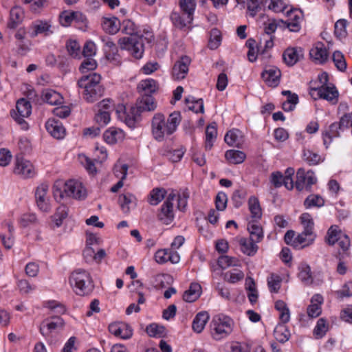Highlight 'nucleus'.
I'll use <instances>...</instances> for the list:
<instances>
[{
  "mask_svg": "<svg viewBox=\"0 0 352 352\" xmlns=\"http://www.w3.org/2000/svg\"><path fill=\"white\" fill-rule=\"evenodd\" d=\"M51 28L50 21L36 20L32 22L30 26V36L31 38H34L39 34L49 36L53 33Z\"/></svg>",
  "mask_w": 352,
  "mask_h": 352,
  "instance_id": "17",
  "label": "nucleus"
},
{
  "mask_svg": "<svg viewBox=\"0 0 352 352\" xmlns=\"http://www.w3.org/2000/svg\"><path fill=\"white\" fill-rule=\"evenodd\" d=\"M14 173L23 178H30L34 175V169L32 164L23 158L21 155L16 157Z\"/></svg>",
  "mask_w": 352,
  "mask_h": 352,
  "instance_id": "13",
  "label": "nucleus"
},
{
  "mask_svg": "<svg viewBox=\"0 0 352 352\" xmlns=\"http://www.w3.org/2000/svg\"><path fill=\"white\" fill-rule=\"evenodd\" d=\"M201 294V285L197 283H192L189 289L184 293L183 299L186 302H192L199 298Z\"/></svg>",
  "mask_w": 352,
  "mask_h": 352,
  "instance_id": "27",
  "label": "nucleus"
},
{
  "mask_svg": "<svg viewBox=\"0 0 352 352\" xmlns=\"http://www.w3.org/2000/svg\"><path fill=\"white\" fill-rule=\"evenodd\" d=\"M350 256V253H341L339 252L336 255V258L338 260L336 272L340 275H344L347 272V266L344 260Z\"/></svg>",
  "mask_w": 352,
  "mask_h": 352,
  "instance_id": "54",
  "label": "nucleus"
},
{
  "mask_svg": "<svg viewBox=\"0 0 352 352\" xmlns=\"http://www.w3.org/2000/svg\"><path fill=\"white\" fill-rule=\"evenodd\" d=\"M170 18L173 25L181 30L186 28L192 23V21H188V15H186V16H181L177 12H172Z\"/></svg>",
  "mask_w": 352,
  "mask_h": 352,
  "instance_id": "39",
  "label": "nucleus"
},
{
  "mask_svg": "<svg viewBox=\"0 0 352 352\" xmlns=\"http://www.w3.org/2000/svg\"><path fill=\"white\" fill-rule=\"evenodd\" d=\"M265 3L269 10L274 12H283L287 8V5L283 0H265Z\"/></svg>",
  "mask_w": 352,
  "mask_h": 352,
  "instance_id": "56",
  "label": "nucleus"
},
{
  "mask_svg": "<svg viewBox=\"0 0 352 352\" xmlns=\"http://www.w3.org/2000/svg\"><path fill=\"white\" fill-rule=\"evenodd\" d=\"M103 138L107 143L113 144L118 140L122 138V131L115 128H110L104 133Z\"/></svg>",
  "mask_w": 352,
  "mask_h": 352,
  "instance_id": "41",
  "label": "nucleus"
},
{
  "mask_svg": "<svg viewBox=\"0 0 352 352\" xmlns=\"http://www.w3.org/2000/svg\"><path fill=\"white\" fill-rule=\"evenodd\" d=\"M185 101L186 103L189 104L191 103V105L188 106V109L193 112L198 113H204V101L202 98L199 99H195L192 96H190L188 98H186L185 99Z\"/></svg>",
  "mask_w": 352,
  "mask_h": 352,
  "instance_id": "44",
  "label": "nucleus"
},
{
  "mask_svg": "<svg viewBox=\"0 0 352 352\" xmlns=\"http://www.w3.org/2000/svg\"><path fill=\"white\" fill-rule=\"evenodd\" d=\"M275 308L279 311V318L280 321L285 324L289 322L290 313L286 303L283 300H277L275 302Z\"/></svg>",
  "mask_w": 352,
  "mask_h": 352,
  "instance_id": "38",
  "label": "nucleus"
},
{
  "mask_svg": "<svg viewBox=\"0 0 352 352\" xmlns=\"http://www.w3.org/2000/svg\"><path fill=\"white\" fill-rule=\"evenodd\" d=\"M191 60L188 56H183L177 60L172 69V77L174 80H182L185 78L188 72V67Z\"/></svg>",
  "mask_w": 352,
  "mask_h": 352,
  "instance_id": "14",
  "label": "nucleus"
},
{
  "mask_svg": "<svg viewBox=\"0 0 352 352\" xmlns=\"http://www.w3.org/2000/svg\"><path fill=\"white\" fill-rule=\"evenodd\" d=\"M151 127L153 136L158 142L164 141L166 138L174 133L168 125L164 115L160 113L154 115Z\"/></svg>",
  "mask_w": 352,
  "mask_h": 352,
  "instance_id": "6",
  "label": "nucleus"
},
{
  "mask_svg": "<svg viewBox=\"0 0 352 352\" xmlns=\"http://www.w3.org/2000/svg\"><path fill=\"white\" fill-rule=\"evenodd\" d=\"M317 182V178L314 171H305L304 168H300L296 172L295 187L298 191L306 190L310 192L312 186Z\"/></svg>",
  "mask_w": 352,
  "mask_h": 352,
  "instance_id": "8",
  "label": "nucleus"
},
{
  "mask_svg": "<svg viewBox=\"0 0 352 352\" xmlns=\"http://www.w3.org/2000/svg\"><path fill=\"white\" fill-rule=\"evenodd\" d=\"M122 32L129 36L119 39L120 48L129 51L134 58H141L144 51V38L137 34V28L134 22L129 19L124 20Z\"/></svg>",
  "mask_w": 352,
  "mask_h": 352,
  "instance_id": "1",
  "label": "nucleus"
},
{
  "mask_svg": "<svg viewBox=\"0 0 352 352\" xmlns=\"http://www.w3.org/2000/svg\"><path fill=\"white\" fill-rule=\"evenodd\" d=\"M309 94L315 100L322 98L331 102L332 104L337 103L339 95L336 87H329L328 85H321L320 87L311 88Z\"/></svg>",
  "mask_w": 352,
  "mask_h": 352,
  "instance_id": "9",
  "label": "nucleus"
},
{
  "mask_svg": "<svg viewBox=\"0 0 352 352\" xmlns=\"http://www.w3.org/2000/svg\"><path fill=\"white\" fill-rule=\"evenodd\" d=\"M109 332L122 339H129L133 336V329L125 322H113L109 325Z\"/></svg>",
  "mask_w": 352,
  "mask_h": 352,
  "instance_id": "16",
  "label": "nucleus"
},
{
  "mask_svg": "<svg viewBox=\"0 0 352 352\" xmlns=\"http://www.w3.org/2000/svg\"><path fill=\"white\" fill-rule=\"evenodd\" d=\"M341 231L339 230L338 226H331L327 233L326 236V242L329 245H333L338 239H339V236L342 235Z\"/></svg>",
  "mask_w": 352,
  "mask_h": 352,
  "instance_id": "51",
  "label": "nucleus"
},
{
  "mask_svg": "<svg viewBox=\"0 0 352 352\" xmlns=\"http://www.w3.org/2000/svg\"><path fill=\"white\" fill-rule=\"evenodd\" d=\"M38 223L36 216L34 213H25L21 215L19 223L21 227L26 228L29 226L35 225Z\"/></svg>",
  "mask_w": 352,
  "mask_h": 352,
  "instance_id": "59",
  "label": "nucleus"
},
{
  "mask_svg": "<svg viewBox=\"0 0 352 352\" xmlns=\"http://www.w3.org/2000/svg\"><path fill=\"white\" fill-rule=\"evenodd\" d=\"M248 230L250 233V239H252L254 241L259 243L263 239V232L262 228L254 223H249L248 225Z\"/></svg>",
  "mask_w": 352,
  "mask_h": 352,
  "instance_id": "37",
  "label": "nucleus"
},
{
  "mask_svg": "<svg viewBox=\"0 0 352 352\" xmlns=\"http://www.w3.org/2000/svg\"><path fill=\"white\" fill-rule=\"evenodd\" d=\"M298 278L305 284L308 285L312 283L313 279L311 277V268L309 265L302 267L298 274Z\"/></svg>",
  "mask_w": 352,
  "mask_h": 352,
  "instance_id": "64",
  "label": "nucleus"
},
{
  "mask_svg": "<svg viewBox=\"0 0 352 352\" xmlns=\"http://www.w3.org/2000/svg\"><path fill=\"white\" fill-rule=\"evenodd\" d=\"M138 89L141 94L151 95L157 89V82L151 78L141 80L138 85Z\"/></svg>",
  "mask_w": 352,
  "mask_h": 352,
  "instance_id": "32",
  "label": "nucleus"
},
{
  "mask_svg": "<svg viewBox=\"0 0 352 352\" xmlns=\"http://www.w3.org/2000/svg\"><path fill=\"white\" fill-rule=\"evenodd\" d=\"M316 234H308L302 231L294 241V248L296 250L302 249L312 244L315 240Z\"/></svg>",
  "mask_w": 352,
  "mask_h": 352,
  "instance_id": "24",
  "label": "nucleus"
},
{
  "mask_svg": "<svg viewBox=\"0 0 352 352\" xmlns=\"http://www.w3.org/2000/svg\"><path fill=\"white\" fill-rule=\"evenodd\" d=\"M311 58L316 63L324 64L328 59L329 53L322 43H318L310 50Z\"/></svg>",
  "mask_w": 352,
  "mask_h": 352,
  "instance_id": "20",
  "label": "nucleus"
},
{
  "mask_svg": "<svg viewBox=\"0 0 352 352\" xmlns=\"http://www.w3.org/2000/svg\"><path fill=\"white\" fill-rule=\"evenodd\" d=\"M274 335L277 341L285 343L289 340L291 334L287 327L283 324H278L274 331Z\"/></svg>",
  "mask_w": 352,
  "mask_h": 352,
  "instance_id": "36",
  "label": "nucleus"
},
{
  "mask_svg": "<svg viewBox=\"0 0 352 352\" xmlns=\"http://www.w3.org/2000/svg\"><path fill=\"white\" fill-rule=\"evenodd\" d=\"M210 316L207 311H200L197 314L192 320V330L197 333L202 332Z\"/></svg>",
  "mask_w": 352,
  "mask_h": 352,
  "instance_id": "25",
  "label": "nucleus"
},
{
  "mask_svg": "<svg viewBox=\"0 0 352 352\" xmlns=\"http://www.w3.org/2000/svg\"><path fill=\"white\" fill-rule=\"evenodd\" d=\"M100 80L101 76L97 73L84 75L78 80V87L82 89V97L87 102H94L103 96L104 88Z\"/></svg>",
  "mask_w": 352,
  "mask_h": 352,
  "instance_id": "2",
  "label": "nucleus"
},
{
  "mask_svg": "<svg viewBox=\"0 0 352 352\" xmlns=\"http://www.w3.org/2000/svg\"><path fill=\"white\" fill-rule=\"evenodd\" d=\"M69 283L77 295L89 294L94 288L90 274L85 270H74L69 276Z\"/></svg>",
  "mask_w": 352,
  "mask_h": 352,
  "instance_id": "4",
  "label": "nucleus"
},
{
  "mask_svg": "<svg viewBox=\"0 0 352 352\" xmlns=\"http://www.w3.org/2000/svg\"><path fill=\"white\" fill-rule=\"evenodd\" d=\"M256 243L250 238L241 237L239 240L241 252L249 256H253L256 254L258 250Z\"/></svg>",
  "mask_w": 352,
  "mask_h": 352,
  "instance_id": "23",
  "label": "nucleus"
},
{
  "mask_svg": "<svg viewBox=\"0 0 352 352\" xmlns=\"http://www.w3.org/2000/svg\"><path fill=\"white\" fill-rule=\"evenodd\" d=\"M157 107L153 97L150 94H142L136 102L135 106L132 107L130 112L124 115V122L130 128H134L135 123L140 120L141 113L144 111H154Z\"/></svg>",
  "mask_w": 352,
  "mask_h": 352,
  "instance_id": "3",
  "label": "nucleus"
},
{
  "mask_svg": "<svg viewBox=\"0 0 352 352\" xmlns=\"http://www.w3.org/2000/svg\"><path fill=\"white\" fill-rule=\"evenodd\" d=\"M64 192L66 197H72L76 199H84L87 197V190L82 184L76 180H69L64 185Z\"/></svg>",
  "mask_w": 352,
  "mask_h": 352,
  "instance_id": "12",
  "label": "nucleus"
},
{
  "mask_svg": "<svg viewBox=\"0 0 352 352\" xmlns=\"http://www.w3.org/2000/svg\"><path fill=\"white\" fill-rule=\"evenodd\" d=\"M244 278V274L241 270H234L224 274V280L230 283H236Z\"/></svg>",
  "mask_w": 352,
  "mask_h": 352,
  "instance_id": "53",
  "label": "nucleus"
},
{
  "mask_svg": "<svg viewBox=\"0 0 352 352\" xmlns=\"http://www.w3.org/2000/svg\"><path fill=\"white\" fill-rule=\"evenodd\" d=\"M102 25L106 32L114 34L119 31L120 22L117 17L104 18Z\"/></svg>",
  "mask_w": 352,
  "mask_h": 352,
  "instance_id": "29",
  "label": "nucleus"
},
{
  "mask_svg": "<svg viewBox=\"0 0 352 352\" xmlns=\"http://www.w3.org/2000/svg\"><path fill=\"white\" fill-rule=\"evenodd\" d=\"M68 208L65 205H61L56 208L55 214L52 217L56 227H60L63 221L68 216Z\"/></svg>",
  "mask_w": 352,
  "mask_h": 352,
  "instance_id": "42",
  "label": "nucleus"
},
{
  "mask_svg": "<svg viewBox=\"0 0 352 352\" xmlns=\"http://www.w3.org/2000/svg\"><path fill=\"white\" fill-rule=\"evenodd\" d=\"M65 325L63 319L59 316H52L45 319L39 327V332L46 339L55 331L62 330Z\"/></svg>",
  "mask_w": 352,
  "mask_h": 352,
  "instance_id": "11",
  "label": "nucleus"
},
{
  "mask_svg": "<svg viewBox=\"0 0 352 352\" xmlns=\"http://www.w3.org/2000/svg\"><path fill=\"white\" fill-rule=\"evenodd\" d=\"M179 6L184 15H188V21H192L196 7L195 0H180Z\"/></svg>",
  "mask_w": 352,
  "mask_h": 352,
  "instance_id": "34",
  "label": "nucleus"
},
{
  "mask_svg": "<svg viewBox=\"0 0 352 352\" xmlns=\"http://www.w3.org/2000/svg\"><path fill=\"white\" fill-rule=\"evenodd\" d=\"M168 125L175 132L181 122V114L179 111H174L171 113L167 120Z\"/></svg>",
  "mask_w": 352,
  "mask_h": 352,
  "instance_id": "62",
  "label": "nucleus"
},
{
  "mask_svg": "<svg viewBox=\"0 0 352 352\" xmlns=\"http://www.w3.org/2000/svg\"><path fill=\"white\" fill-rule=\"evenodd\" d=\"M23 16L22 10L19 7H14L10 12V21L8 24L10 28H15L21 21Z\"/></svg>",
  "mask_w": 352,
  "mask_h": 352,
  "instance_id": "49",
  "label": "nucleus"
},
{
  "mask_svg": "<svg viewBox=\"0 0 352 352\" xmlns=\"http://www.w3.org/2000/svg\"><path fill=\"white\" fill-rule=\"evenodd\" d=\"M225 157L229 163L239 164L244 162L246 158V155L241 151L232 149L226 152Z\"/></svg>",
  "mask_w": 352,
  "mask_h": 352,
  "instance_id": "31",
  "label": "nucleus"
},
{
  "mask_svg": "<svg viewBox=\"0 0 352 352\" xmlns=\"http://www.w3.org/2000/svg\"><path fill=\"white\" fill-rule=\"evenodd\" d=\"M146 332L150 337L161 338L165 335V328L162 325L152 323L146 327Z\"/></svg>",
  "mask_w": 352,
  "mask_h": 352,
  "instance_id": "48",
  "label": "nucleus"
},
{
  "mask_svg": "<svg viewBox=\"0 0 352 352\" xmlns=\"http://www.w3.org/2000/svg\"><path fill=\"white\" fill-rule=\"evenodd\" d=\"M66 48L69 54L73 58L80 57V46L76 41H69L66 44Z\"/></svg>",
  "mask_w": 352,
  "mask_h": 352,
  "instance_id": "63",
  "label": "nucleus"
},
{
  "mask_svg": "<svg viewBox=\"0 0 352 352\" xmlns=\"http://www.w3.org/2000/svg\"><path fill=\"white\" fill-rule=\"evenodd\" d=\"M348 21L346 19L338 20L334 25V34L339 39L345 38L347 35L346 26Z\"/></svg>",
  "mask_w": 352,
  "mask_h": 352,
  "instance_id": "47",
  "label": "nucleus"
},
{
  "mask_svg": "<svg viewBox=\"0 0 352 352\" xmlns=\"http://www.w3.org/2000/svg\"><path fill=\"white\" fill-rule=\"evenodd\" d=\"M303 204L307 209L313 207L321 208L324 205V199L320 195L311 194L305 199Z\"/></svg>",
  "mask_w": 352,
  "mask_h": 352,
  "instance_id": "35",
  "label": "nucleus"
},
{
  "mask_svg": "<svg viewBox=\"0 0 352 352\" xmlns=\"http://www.w3.org/2000/svg\"><path fill=\"white\" fill-rule=\"evenodd\" d=\"M97 62L92 57L85 58L82 62L79 70L82 74H85L89 71H93L97 67Z\"/></svg>",
  "mask_w": 352,
  "mask_h": 352,
  "instance_id": "58",
  "label": "nucleus"
},
{
  "mask_svg": "<svg viewBox=\"0 0 352 352\" xmlns=\"http://www.w3.org/2000/svg\"><path fill=\"white\" fill-rule=\"evenodd\" d=\"M76 16H81L80 14H78V12H63L60 15V23L63 26L67 27L69 25L72 21H74Z\"/></svg>",
  "mask_w": 352,
  "mask_h": 352,
  "instance_id": "61",
  "label": "nucleus"
},
{
  "mask_svg": "<svg viewBox=\"0 0 352 352\" xmlns=\"http://www.w3.org/2000/svg\"><path fill=\"white\" fill-rule=\"evenodd\" d=\"M43 100L51 105H57L62 103L61 95L52 89H47L43 94Z\"/></svg>",
  "mask_w": 352,
  "mask_h": 352,
  "instance_id": "33",
  "label": "nucleus"
},
{
  "mask_svg": "<svg viewBox=\"0 0 352 352\" xmlns=\"http://www.w3.org/2000/svg\"><path fill=\"white\" fill-rule=\"evenodd\" d=\"M48 186L41 184L37 187L35 192V199L38 208L44 212H49L51 210L50 199L47 196Z\"/></svg>",
  "mask_w": 352,
  "mask_h": 352,
  "instance_id": "15",
  "label": "nucleus"
},
{
  "mask_svg": "<svg viewBox=\"0 0 352 352\" xmlns=\"http://www.w3.org/2000/svg\"><path fill=\"white\" fill-rule=\"evenodd\" d=\"M248 205L252 217L255 219H260L262 216V212L258 199L254 196L250 197L248 200Z\"/></svg>",
  "mask_w": 352,
  "mask_h": 352,
  "instance_id": "46",
  "label": "nucleus"
},
{
  "mask_svg": "<svg viewBox=\"0 0 352 352\" xmlns=\"http://www.w3.org/2000/svg\"><path fill=\"white\" fill-rule=\"evenodd\" d=\"M224 140L230 146H239L242 142V133L236 129L230 130L226 133Z\"/></svg>",
  "mask_w": 352,
  "mask_h": 352,
  "instance_id": "28",
  "label": "nucleus"
},
{
  "mask_svg": "<svg viewBox=\"0 0 352 352\" xmlns=\"http://www.w3.org/2000/svg\"><path fill=\"white\" fill-rule=\"evenodd\" d=\"M133 196L131 193L120 195L118 198V203L124 213H128L130 210L129 205L132 202Z\"/></svg>",
  "mask_w": 352,
  "mask_h": 352,
  "instance_id": "60",
  "label": "nucleus"
},
{
  "mask_svg": "<svg viewBox=\"0 0 352 352\" xmlns=\"http://www.w3.org/2000/svg\"><path fill=\"white\" fill-rule=\"evenodd\" d=\"M175 198V193H170L157 214L158 219L166 225L170 224L174 220L173 202Z\"/></svg>",
  "mask_w": 352,
  "mask_h": 352,
  "instance_id": "10",
  "label": "nucleus"
},
{
  "mask_svg": "<svg viewBox=\"0 0 352 352\" xmlns=\"http://www.w3.org/2000/svg\"><path fill=\"white\" fill-rule=\"evenodd\" d=\"M287 14L289 19L285 21V24H283V29L287 28L293 32H299L301 28L300 22L302 20V13L297 12L296 10H291Z\"/></svg>",
  "mask_w": 352,
  "mask_h": 352,
  "instance_id": "18",
  "label": "nucleus"
},
{
  "mask_svg": "<svg viewBox=\"0 0 352 352\" xmlns=\"http://www.w3.org/2000/svg\"><path fill=\"white\" fill-rule=\"evenodd\" d=\"M166 191L164 188H156L150 192L149 204L153 206L157 205L166 196Z\"/></svg>",
  "mask_w": 352,
  "mask_h": 352,
  "instance_id": "50",
  "label": "nucleus"
},
{
  "mask_svg": "<svg viewBox=\"0 0 352 352\" xmlns=\"http://www.w3.org/2000/svg\"><path fill=\"white\" fill-rule=\"evenodd\" d=\"M281 76L280 70L275 66H267L261 74L263 80L270 87H276Z\"/></svg>",
  "mask_w": 352,
  "mask_h": 352,
  "instance_id": "19",
  "label": "nucleus"
},
{
  "mask_svg": "<svg viewBox=\"0 0 352 352\" xmlns=\"http://www.w3.org/2000/svg\"><path fill=\"white\" fill-rule=\"evenodd\" d=\"M303 58V50L301 47H289L283 54V58L288 66L294 65Z\"/></svg>",
  "mask_w": 352,
  "mask_h": 352,
  "instance_id": "21",
  "label": "nucleus"
},
{
  "mask_svg": "<svg viewBox=\"0 0 352 352\" xmlns=\"http://www.w3.org/2000/svg\"><path fill=\"white\" fill-rule=\"evenodd\" d=\"M217 135V123L214 122L208 124L206 129L205 147L207 150H210L212 147L213 142L216 140Z\"/></svg>",
  "mask_w": 352,
  "mask_h": 352,
  "instance_id": "30",
  "label": "nucleus"
},
{
  "mask_svg": "<svg viewBox=\"0 0 352 352\" xmlns=\"http://www.w3.org/2000/svg\"><path fill=\"white\" fill-rule=\"evenodd\" d=\"M333 61L340 72H344L346 69V63L343 54L340 51H336L333 52L332 56Z\"/></svg>",
  "mask_w": 352,
  "mask_h": 352,
  "instance_id": "55",
  "label": "nucleus"
},
{
  "mask_svg": "<svg viewBox=\"0 0 352 352\" xmlns=\"http://www.w3.org/2000/svg\"><path fill=\"white\" fill-rule=\"evenodd\" d=\"M47 131L56 139L64 138L65 129L60 120L56 119H49L45 124Z\"/></svg>",
  "mask_w": 352,
  "mask_h": 352,
  "instance_id": "22",
  "label": "nucleus"
},
{
  "mask_svg": "<svg viewBox=\"0 0 352 352\" xmlns=\"http://www.w3.org/2000/svg\"><path fill=\"white\" fill-rule=\"evenodd\" d=\"M302 159L309 166L317 165L321 161V157L311 150L304 149L302 151Z\"/></svg>",
  "mask_w": 352,
  "mask_h": 352,
  "instance_id": "45",
  "label": "nucleus"
},
{
  "mask_svg": "<svg viewBox=\"0 0 352 352\" xmlns=\"http://www.w3.org/2000/svg\"><path fill=\"white\" fill-rule=\"evenodd\" d=\"M300 220L304 228L303 231L308 234H314V222L311 215L307 212L302 213L300 217Z\"/></svg>",
  "mask_w": 352,
  "mask_h": 352,
  "instance_id": "43",
  "label": "nucleus"
},
{
  "mask_svg": "<svg viewBox=\"0 0 352 352\" xmlns=\"http://www.w3.org/2000/svg\"><path fill=\"white\" fill-rule=\"evenodd\" d=\"M340 126H339L338 122H333L329 126L328 130L323 132V143L326 148H329L333 138H337L340 136Z\"/></svg>",
  "mask_w": 352,
  "mask_h": 352,
  "instance_id": "26",
  "label": "nucleus"
},
{
  "mask_svg": "<svg viewBox=\"0 0 352 352\" xmlns=\"http://www.w3.org/2000/svg\"><path fill=\"white\" fill-rule=\"evenodd\" d=\"M16 111L11 112L12 117L20 125L21 129L28 130L29 126L24 118H28L31 114L32 106L30 102L25 98H21L16 102Z\"/></svg>",
  "mask_w": 352,
  "mask_h": 352,
  "instance_id": "7",
  "label": "nucleus"
},
{
  "mask_svg": "<svg viewBox=\"0 0 352 352\" xmlns=\"http://www.w3.org/2000/svg\"><path fill=\"white\" fill-rule=\"evenodd\" d=\"M282 279L280 276L272 274L267 278V285L271 292L277 293L280 287V282Z\"/></svg>",
  "mask_w": 352,
  "mask_h": 352,
  "instance_id": "57",
  "label": "nucleus"
},
{
  "mask_svg": "<svg viewBox=\"0 0 352 352\" xmlns=\"http://www.w3.org/2000/svg\"><path fill=\"white\" fill-rule=\"evenodd\" d=\"M234 321L225 315H218L212 318L210 323L211 335L215 340L228 337L233 330Z\"/></svg>",
  "mask_w": 352,
  "mask_h": 352,
  "instance_id": "5",
  "label": "nucleus"
},
{
  "mask_svg": "<svg viewBox=\"0 0 352 352\" xmlns=\"http://www.w3.org/2000/svg\"><path fill=\"white\" fill-rule=\"evenodd\" d=\"M221 42V35L220 31L214 28L210 31V36L208 42V47L211 50H216L220 45Z\"/></svg>",
  "mask_w": 352,
  "mask_h": 352,
  "instance_id": "52",
  "label": "nucleus"
},
{
  "mask_svg": "<svg viewBox=\"0 0 352 352\" xmlns=\"http://www.w3.org/2000/svg\"><path fill=\"white\" fill-rule=\"evenodd\" d=\"M283 24H285V21L282 19H269L264 23V32L266 34L272 36L278 27L283 28Z\"/></svg>",
  "mask_w": 352,
  "mask_h": 352,
  "instance_id": "40",
  "label": "nucleus"
}]
</instances>
